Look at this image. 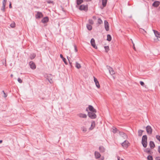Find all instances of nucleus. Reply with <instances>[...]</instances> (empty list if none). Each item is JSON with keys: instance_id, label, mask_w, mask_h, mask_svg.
Here are the masks:
<instances>
[{"instance_id": "f257e3e1", "label": "nucleus", "mask_w": 160, "mask_h": 160, "mask_svg": "<svg viewBox=\"0 0 160 160\" xmlns=\"http://www.w3.org/2000/svg\"><path fill=\"white\" fill-rule=\"evenodd\" d=\"M95 113L94 112H88V115L91 118L93 119L97 117Z\"/></svg>"}, {"instance_id": "f03ea898", "label": "nucleus", "mask_w": 160, "mask_h": 160, "mask_svg": "<svg viewBox=\"0 0 160 160\" xmlns=\"http://www.w3.org/2000/svg\"><path fill=\"white\" fill-rule=\"evenodd\" d=\"M146 130L147 133L149 135L152 133V127L149 125H148L146 127Z\"/></svg>"}, {"instance_id": "7ed1b4c3", "label": "nucleus", "mask_w": 160, "mask_h": 160, "mask_svg": "<svg viewBox=\"0 0 160 160\" xmlns=\"http://www.w3.org/2000/svg\"><path fill=\"white\" fill-rule=\"evenodd\" d=\"M104 26L106 31H108L109 29V27L108 23L106 20L104 21Z\"/></svg>"}, {"instance_id": "20e7f679", "label": "nucleus", "mask_w": 160, "mask_h": 160, "mask_svg": "<svg viewBox=\"0 0 160 160\" xmlns=\"http://www.w3.org/2000/svg\"><path fill=\"white\" fill-rule=\"evenodd\" d=\"M43 15L42 13L39 12H37V13L35 15V17L37 19H39L42 17Z\"/></svg>"}, {"instance_id": "39448f33", "label": "nucleus", "mask_w": 160, "mask_h": 160, "mask_svg": "<svg viewBox=\"0 0 160 160\" xmlns=\"http://www.w3.org/2000/svg\"><path fill=\"white\" fill-rule=\"evenodd\" d=\"M79 9L81 10L87 11L88 10V7L87 6L82 5L79 7Z\"/></svg>"}, {"instance_id": "423d86ee", "label": "nucleus", "mask_w": 160, "mask_h": 160, "mask_svg": "<svg viewBox=\"0 0 160 160\" xmlns=\"http://www.w3.org/2000/svg\"><path fill=\"white\" fill-rule=\"evenodd\" d=\"M129 143V142L128 141L125 140L122 143V145L124 148H126L128 147Z\"/></svg>"}, {"instance_id": "0eeeda50", "label": "nucleus", "mask_w": 160, "mask_h": 160, "mask_svg": "<svg viewBox=\"0 0 160 160\" xmlns=\"http://www.w3.org/2000/svg\"><path fill=\"white\" fill-rule=\"evenodd\" d=\"M94 78V81L95 83V84L97 87L99 88H100V85L97 79L94 77H93Z\"/></svg>"}, {"instance_id": "6e6552de", "label": "nucleus", "mask_w": 160, "mask_h": 160, "mask_svg": "<svg viewBox=\"0 0 160 160\" xmlns=\"http://www.w3.org/2000/svg\"><path fill=\"white\" fill-rule=\"evenodd\" d=\"M91 45L94 48H97V47L96 46L95 40L92 38L91 40Z\"/></svg>"}, {"instance_id": "1a4fd4ad", "label": "nucleus", "mask_w": 160, "mask_h": 160, "mask_svg": "<svg viewBox=\"0 0 160 160\" xmlns=\"http://www.w3.org/2000/svg\"><path fill=\"white\" fill-rule=\"evenodd\" d=\"M29 64L30 68L32 69H34L36 68L35 64L32 62L31 61L29 62Z\"/></svg>"}, {"instance_id": "9d476101", "label": "nucleus", "mask_w": 160, "mask_h": 160, "mask_svg": "<svg viewBox=\"0 0 160 160\" xmlns=\"http://www.w3.org/2000/svg\"><path fill=\"white\" fill-rule=\"evenodd\" d=\"M88 108L91 112H97L96 110L94 109L92 105H89Z\"/></svg>"}, {"instance_id": "9b49d317", "label": "nucleus", "mask_w": 160, "mask_h": 160, "mask_svg": "<svg viewBox=\"0 0 160 160\" xmlns=\"http://www.w3.org/2000/svg\"><path fill=\"white\" fill-rule=\"evenodd\" d=\"M49 18L48 17H45L43 18L42 20V22L44 23H46L48 22Z\"/></svg>"}, {"instance_id": "f8f14e48", "label": "nucleus", "mask_w": 160, "mask_h": 160, "mask_svg": "<svg viewBox=\"0 0 160 160\" xmlns=\"http://www.w3.org/2000/svg\"><path fill=\"white\" fill-rule=\"evenodd\" d=\"M52 76L51 75H49L47 76V79L49 82L50 83H52L53 82V80L52 79L51 77Z\"/></svg>"}, {"instance_id": "ddd939ff", "label": "nucleus", "mask_w": 160, "mask_h": 160, "mask_svg": "<svg viewBox=\"0 0 160 160\" xmlns=\"http://www.w3.org/2000/svg\"><path fill=\"white\" fill-rule=\"evenodd\" d=\"M119 135L122 137L124 139H126L127 138V135L125 134L123 132H119Z\"/></svg>"}, {"instance_id": "4468645a", "label": "nucleus", "mask_w": 160, "mask_h": 160, "mask_svg": "<svg viewBox=\"0 0 160 160\" xmlns=\"http://www.w3.org/2000/svg\"><path fill=\"white\" fill-rule=\"evenodd\" d=\"M160 3V2L156 1L153 3L152 6L155 7H157L159 5Z\"/></svg>"}, {"instance_id": "2eb2a0df", "label": "nucleus", "mask_w": 160, "mask_h": 160, "mask_svg": "<svg viewBox=\"0 0 160 160\" xmlns=\"http://www.w3.org/2000/svg\"><path fill=\"white\" fill-rule=\"evenodd\" d=\"M95 126V123L94 121H93L92 122L91 124V127L89 128V130H92Z\"/></svg>"}, {"instance_id": "dca6fc26", "label": "nucleus", "mask_w": 160, "mask_h": 160, "mask_svg": "<svg viewBox=\"0 0 160 160\" xmlns=\"http://www.w3.org/2000/svg\"><path fill=\"white\" fill-rule=\"evenodd\" d=\"M153 31L154 34L156 37L157 38H160V33L158 31L154 30H153Z\"/></svg>"}, {"instance_id": "f3484780", "label": "nucleus", "mask_w": 160, "mask_h": 160, "mask_svg": "<svg viewBox=\"0 0 160 160\" xmlns=\"http://www.w3.org/2000/svg\"><path fill=\"white\" fill-rule=\"evenodd\" d=\"M94 155L95 158L97 159L99 158L101 156V154L99 152L96 151L95 152Z\"/></svg>"}, {"instance_id": "a211bd4d", "label": "nucleus", "mask_w": 160, "mask_h": 160, "mask_svg": "<svg viewBox=\"0 0 160 160\" xmlns=\"http://www.w3.org/2000/svg\"><path fill=\"white\" fill-rule=\"evenodd\" d=\"M108 69L109 70L110 74L111 75H112L115 74V72L112 68L109 67V68H108Z\"/></svg>"}, {"instance_id": "6ab92c4d", "label": "nucleus", "mask_w": 160, "mask_h": 160, "mask_svg": "<svg viewBox=\"0 0 160 160\" xmlns=\"http://www.w3.org/2000/svg\"><path fill=\"white\" fill-rule=\"evenodd\" d=\"M78 116L81 118H86L87 117V115L86 114L82 113L79 114Z\"/></svg>"}, {"instance_id": "aec40b11", "label": "nucleus", "mask_w": 160, "mask_h": 160, "mask_svg": "<svg viewBox=\"0 0 160 160\" xmlns=\"http://www.w3.org/2000/svg\"><path fill=\"white\" fill-rule=\"evenodd\" d=\"M149 144L151 148H153L155 147V145L153 141H150L149 142Z\"/></svg>"}, {"instance_id": "412c9836", "label": "nucleus", "mask_w": 160, "mask_h": 160, "mask_svg": "<svg viewBox=\"0 0 160 160\" xmlns=\"http://www.w3.org/2000/svg\"><path fill=\"white\" fill-rule=\"evenodd\" d=\"M99 150L101 152H104L105 151V149L102 146H100L99 147Z\"/></svg>"}, {"instance_id": "4be33fe9", "label": "nucleus", "mask_w": 160, "mask_h": 160, "mask_svg": "<svg viewBox=\"0 0 160 160\" xmlns=\"http://www.w3.org/2000/svg\"><path fill=\"white\" fill-rule=\"evenodd\" d=\"M60 58L62 59V60L64 62V63L66 65L68 64V63L67 62L66 58L63 57V55L62 54H60Z\"/></svg>"}, {"instance_id": "5701e85b", "label": "nucleus", "mask_w": 160, "mask_h": 160, "mask_svg": "<svg viewBox=\"0 0 160 160\" xmlns=\"http://www.w3.org/2000/svg\"><path fill=\"white\" fill-rule=\"evenodd\" d=\"M142 144L144 148H146L147 145V141H142Z\"/></svg>"}, {"instance_id": "b1692460", "label": "nucleus", "mask_w": 160, "mask_h": 160, "mask_svg": "<svg viewBox=\"0 0 160 160\" xmlns=\"http://www.w3.org/2000/svg\"><path fill=\"white\" fill-rule=\"evenodd\" d=\"M107 0H102V5L103 7H105L107 4Z\"/></svg>"}, {"instance_id": "393cba45", "label": "nucleus", "mask_w": 160, "mask_h": 160, "mask_svg": "<svg viewBox=\"0 0 160 160\" xmlns=\"http://www.w3.org/2000/svg\"><path fill=\"white\" fill-rule=\"evenodd\" d=\"M147 141V137L146 135H144L143 136L142 141Z\"/></svg>"}, {"instance_id": "a878e982", "label": "nucleus", "mask_w": 160, "mask_h": 160, "mask_svg": "<svg viewBox=\"0 0 160 160\" xmlns=\"http://www.w3.org/2000/svg\"><path fill=\"white\" fill-rule=\"evenodd\" d=\"M112 40V37L110 34H108L107 35V40L108 41H110Z\"/></svg>"}, {"instance_id": "bb28decb", "label": "nucleus", "mask_w": 160, "mask_h": 160, "mask_svg": "<svg viewBox=\"0 0 160 160\" xmlns=\"http://www.w3.org/2000/svg\"><path fill=\"white\" fill-rule=\"evenodd\" d=\"M143 132V131L142 130H139L138 132V135L139 136H141L142 135V133Z\"/></svg>"}, {"instance_id": "cd10ccee", "label": "nucleus", "mask_w": 160, "mask_h": 160, "mask_svg": "<svg viewBox=\"0 0 160 160\" xmlns=\"http://www.w3.org/2000/svg\"><path fill=\"white\" fill-rule=\"evenodd\" d=\"M77 4L79 5L83 2V0H76Z\"/></svg>"}, {"instance_id": "c85d7f7f", "label": "nucleus", "mask_w": 160, "mask_h": 160, "mask_svg": "<svg viewBox=\"0 0 160 160\" xmlns=\"http://www.w3.org/2000/svg\"><path fill=\"white\" fill-rule=\"evenodd\" d=\"M76 67L78 69H79L81 67V66L80 64L78 63V62H76Z\"/></svg>"}, {"instance_id": "c756f323", "label": "nucleus", "mask_w": 160, "mask_h": 160, "mask_svg": "<svg viewBox=\"0 0 160 160\" xmlns=\"http://www.w3.org/2000/svg\"><path fill=\"white\" fill-rule=\"evenodd\" d=\"M87 27L88 30H91L92 28V26L89 24H87Z\"/></svg>"}, {"instance_id": "7c9ffc66", "label": "nucleus", "mask_w": 160, "mask_h": 160, "mask_svg": "<svg viewBox=\"0 0 160 160\" xmlns=\"http://www.w3.org/2000/svg\"><path fill=\"white\" fill-rule=\"evenodd\" d=\"M144 151L148 154H151V151L148 148L145 149Z\"/></svg>"}, {"instance_id": "2f4dec72", "label": "nucleus", "mask_w": 160, "mask_h": 160, "mask_svg": "<svg viewBox=\"0 0 160 160\" xmlns=\"http://www.w3.org/2000/svg\"><path fill=\"white\" fill-rule=\"evenodd\" d=\"M36 56V55L34 53L30 55V58L31 59H34Z\"/></svg>"}, {"instance_id": "473e14b6", "label": "nucleus", "mask_w": 160, "mask_h": 160, "mask_svg": "<svg viewBox=\"0 0 160 160\" xmlns=\"http://www.w3.org/2000/svg\"><path fill=\"white\" fill-rule=\"evenodd\" d=\"M6 3H2V6L1 8V10L3 11L5 10V7Z\"/></svg>"}, {"instance_id": "72a5a7b5", "label": "nucleus", "mask_w": 160, "mask_h": 160, "mask_svg": "<svg viewBox=\"0 0 160 160\" xmlns=\"http://www.w3.org/2000/svg\"><path fill=\"white\" fill-rule=\"evenodd\" d=\"M81 130L84 132H86L87 131L86 128L84 127H83L81 128Z\"/></svg>"}, {"instance_id": "f704fd0d", "label": "nucleus", "mask_w": 160, "mask_h": 160, "mask_svg": "<svg viewBox=\"0 0 160 160\" xmlns=\"http://www.w3.org/2000/svg\"><path fill=\"white\" fill-rule=\"evenodd\" d=\"M148 160H153V158L152 156L148 155L147 157Z\"/></svg>"}, {"instance_id": "c9c22d12", "label": "nucleus", "mask_w": 160, "mask_h": 160, "mask_svg": "<svg viewBox=\"0 0 160 160\" xmlns=\"http://www.w3.org/2000/svg\"><path fill=\"white\" fill-rule=\"evenodd\" d=\"M104 49L107 52L109 50V47L108 46H106L104 47Z\"/></svg>"}, {"instance_id": "e433bc0d", "label": "nucleus", "mask_w": 160, "mask_h": 160, "mask_svg": "<svg viewBox=\"0 0 160 160\" xmlns=\"http://www.w3.org/2000/svg\"><path fill=\"white\" fill-rule=\"evenodd\" d=\"M98 22L99 24H101L102 23V21L100 18H99L98 19Z\"/></svg>"}, {"instance_id": "4c0bfd02", "label": "nucleus", "mask_w": 160, "mask_h": 160, "mask_svg": "<svg viewBox=\"0 0 160 160\" xmlns=\"http://www.w3.org/2000/svg\"><path fill=\"white\" fill-rule=\"evenodd\" d=\"M117 131V129L116 128H113L112 132L114 133H116Z\"/></svg>"}, {"instance_id": "58836bf2", "label": "nucleus", "mask_w": 160, "mask_h": 160, "mask_svg": "<svg viewBox=\"0 0 160 160\" xmlns=\"http://www.w3.org/2000/svg\"><path fill=\"white\" fill-rule=\"evenodd\" d=\"M156 139L160 142V136L157 135L156 136Z\"/></svg>"}, {"instance_id": "ea45409f", "label": "nucleus", "mask_w": 160, "mask_h": 160, "mask_svg": "<svg viewBox=\"0 0 160 160\" xmlns=\"http://www.w3.org/2000/svg\"><path fill=\"white\" fill-rule=\"evenodd\" d=\"M18 82L20 83H22V80L20 78H18Z\"/></svg>"}, {"instance_id": "a19ab883", "label": "nucleus", "mask_w": 160, "mask_h": 160, "mask_svg": "<svg viewBox=\"0 0 160 160\" xmlns=\"http://www.w3.org/2000/svg\"><path fill=\"white\" fill-rule=\"evenodd\" d=\"M10 26L12 28H14L15 27V24L14 23H12L10 24Z\"/></svg>"}, {"instance_id": "79ce46f5", "label": "nucleus", "mask_w": 160, "mask_h": 160, "mask_svg": "<svg viewBox=\"0 0 160 160\" xmlns=\"http://www.w3.org/2000/svg\"><path fill=\"white\" fill-rule=\"evenodd\" d=\"M89 23L91 24H93V21L92 19H89Z\"/></svg>"}, {"instance_id": "37998d69", "label": "nucleus", "mask_w": 160, "mask_h": 160, "mask_svg": "<svg viewBox=\"0 0 160 160\" xmlns=\"http://www.w3.org/2000/svg\"><path fill=\"white\" fill-rule=\"evenodd\" d=\"M140 83L141 84V85L142 86H143L144 85V83L142 81H140Z\"/></svg>"}, {"instance_id": "c03bdc74", "label": "nucleus", "mask_w": 160, "mask_h": 160, "mask_svg": "<svg viewBox=\"0 0 160 160\" xmlns=\"http://www.w3.org/2000/svg\"><path fill=\"white\" fill-rule=\"evenodd\" d=\"M2 92H3V93H4V98H6L7 96V94H6L4 92V91H2Z\"/></svg>"}, {"instance_id": "a18cd8bd", "label": "nucleus", "mask_w": 160, "mask_h": 160, "mask_svg": "<svg viewBox=\"0 0 160 160\" xmlns=\"http://www.w3.org/2000/svg\"><path fill=\"white\" fill-rule=\"evenodd\" d=\"M74 49L75 51L76 52H77L78 51V50L77 48V47L76 45H74Z\"/></svg>"}, {"instance_id": "49530a36", "label": "nucleus", "mask_w": 160, "mask_h": 160, "mask_svg": "<svg viewBox=\"0 0 160 160\" xmlns=\"http://www.w3.org/2000/svg\"><path fill=\"white\" fill-rule=\"evenodd\" d=\"M48 3H52L53 1L51 0H49L47 2Z\"/></svg>"}, {"instance_id": "de8ad7c7", "label": "nucleus", "mask_w": 160, "mask_h": 160, "mask_svg": "<svg viewBox=\"0 0 160 160\" xmlns=\"http://www.w3.org/2000/svg\"><path fill=\"white\" fill-rule=\"evenodd\" d=\"M158 152L160 153V146H158Z\"/></svg>"}, {"instance_id": "09e8293b", "label": "nucleus", "mask_w": 160, "mask_h": 160, "mask_svg": "<svg viewBox=\"0 0 160 160\" xmlns=\"http://www.w3.org/2000/svg\"><path fill=\"white\" fill-rule=\"evenodd\" d=\"M159 157H156L155 159L156 160H160V159H159Z\"/></svg>"}, {"instance_id": "8fccbe9b", "label": "nucleus", "mask_w": 160, "mask_h": 160, "mask_svg": "<svg viewBox=\"0 0 160 160\" xmlns=\"http://www.w3.org/2000/svg\"><path fill=\"white\" fill-rule=\"evenodd\" d=\"M9 8H12V4H11V2H10V4H9Z\"/></svg>"}, {"instance_id": "3c124183", "label": "nucleus", "mask_w": 160, "mask_h": 160, "mask_svg": "<svg viewBox=\"0 0 160 160\" xmlns=\"http://www.w3.org/2000/svg\"><path fill=\"white\" fill-rule=\"evenodd\" d=\"M67 58L68 61H69L70 64H71V63L69 61V59H70V58L69 57H68V56L67 57Z\"/></svg>"}, {"instance_id": "603ef678", "label": "nucleus", "mask_w": 160, "mask_h": 160, "mask_svg": "<svg viewBox=\"0 0 160 160\" xmlns=\"http://www.w3.org/2000/svg\"><path fill=\"white\" fill-rule=\"evenodd\" d=\"M7 0H3L2 3H6Z\"/></svg>"}, {"instance_id": "864d4df0", "label": "nucleus", "mask_w": 160, "mask_h": 160, "mask_svg": "<svg viewBox=\"0 0 160 160\" xmlns=\"http://www.w3.org/2000/svg\"><path fill=\"white\" fill-rule=\"evenodd\" d=\"M132 44H133V46H134L133 48H134V49H135V47H134V43H133V42H132Z\"/></svg>"}, {"instance_id": "5fc2aeb1", "label": "nucleus", "mask_w": 160, "mask_h": 160, "mask_svg": "<svg viewBox=\"0 0 160 160\" xmlns=\"http://www.w3.org/2000/svg\"><path fill=\"white\" fill-rule=\"evenodd\" d=\"M2 140H0V144L2 143Z\"/></svg>"}, {"instance_id": "6e6d98bb", "label": "nucleus", "mask_w": 160, "mask_h": 160, "mask_svg": "<svg viewBox=\"0 0 160 160\" xmlns=\"http://www.w3.org/2000/svg\"><path fill=\"white\" fill-rule=\"evenodd\" d=\"M10 76H11V77H13V74H11V75H10Z\"/></svg>"}, {"instance_id": "4d7b16f0", "label": "nucleus", "mask_w": 160, "mask_h": 160, "mask_svg": "<svg viewBox=\"0 0 160 160\" xmlns=\"http://www.w3.org/2000/svg\"><path fill=\"white\" fill-rule=\"evenodd\" d=\"M120 158L119 157H118V160H120Z\"/></svg>"}, {"instance_id": "13d9d810", "label": "nucleus", "mask_w": 160, "mask_h": 160, "mask_svg": "<svg viewBox=\"0 0 160 160\" xmlns=\"http://www.w3.org/2000/svg\"><path fill=\"white\" fill-rule=\"evenodd\" d=\"M103 159H104V158H102L98 160H103Z\"/></svg>"}, {"instance_id": "bf43d9fd", "label": "nucleus", "mask_w": 160, "mask_h": 160, "mask_svg": "<svg viewBox=\"0 0 160 160\" xmlns=\"http://www.w3.org/2000/svg\"><path fill=\"white\" fill-rule=\"evenodd\" d=\"M86 111H88V108H86Z\"/></svg>"}, {"instance_id": "052dcab7", "label": "nucleus", "mask_w": 160, "mask_h": 160, "mask_svg": "<svg viewBox=\"0 0 160 160\" xmlns=\"http://www.w3.org/2000/svg\"><path fill=\"white\" fill-rule=\"evenodd\" d=\"M132 16H129V18H132Z\"/></svg>"}, {"instance_id": "680f3d73", "label": "nucleus", "mask_w": 160, "mask_h": 160, "mask_svg": "<svg viewBox=\"0 0 160 160\" xmlns=\"http://www.w3.org/2000/svg\"><path fill=\"white\" fill-rule=\"evenodd\" d=\"M142 29V30L143 31H144V32H146V31H144V29Z\"/></svg>"}, {"instance_id": "e2e57ef3", "label": "nucleus", "mask_w": 160, "mask_h": 160, "mask_svg": "<svg viewBox=\"0 0 160 160\" xmlns=\"http://www.w3.org/2000/svg\"><path fill=\"white\" fill-rule=\"evenodd\" d=\"M66 160H70V159H67Z\"/></svg>"}, {"instance_id": "0e129e2a", "label": "nucleus", "mask_w": 160, "mask_h": 160, "mask_svg": "<svg viewBox=\"0 0 160 160\" xmlns=\"http://www.w3.org/2000/svg\"><path fill=\"white\" fill-rule=\"evenodd\" d=\"M93 18H95V17H93Z\"/></svg>"}, {"instance_id": "69168bd1", "label": "nucleus", "mask_w": 160, "mask_h": 160, "mask_svg": "<svg viewBox=\"0 0 160 160\" xmlns=\"http://www.w3.org/2000/svg\"><path fill=\"white\" fill-rule=\"evenodd\" d=\"M93 18H95V17H93Z\"/></svg>"}]
</instances>
